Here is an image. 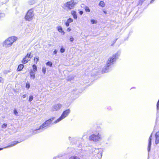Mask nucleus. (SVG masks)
<instances>
[{"mask_svg":"<svg viewBox=\"0 0 159 159\" xmlns=\"http://www.w3.org/2000/svg\"><path fill=\"white\" fill-rule=\"evenodd\" d=\"M155 143L156 144L159 143V132H157L155 134Z\"/></svg>","mask_w":159,"mask_h":159,"instance_id":"nucleus-13","label":"nucleus"},{"mask_svg":"<svg viewBox=\"0 0 159 159\" xmlns=\"http://www.w3.org/2000/svg\"><path fill=\"white\" fill-rule=\"evenodd\" d=\"M23 67H24V65L23 64H20L18 66V67L17 69V71H21L22 69L23 68Z\"/></svg>","mask_w":159,"mask_h":159,"instance_id":"nucleus-17","label":"nucleus"},{"mask_svg":"<svg viewBox=\"0 0 159 159\" xmlns=\"http://www.w3.org/2000/svg\"><path fill=\"white\" fill-rule=\"evenodd\" d=\"M31 54V52L28 53L26 55L23 59L22 61V63L23 64H26L28 61H30L32 57V55Z\"/></svg>","mask_w":159,"mask_h":159,"instance_id":"nucleus-9","label":"nucleus"},{"mask_svg":"<svg viewBox=\"0 0 159 159\" xmlns=\"http://www.w3.org/2000/svg\"><path fill=\"white\" fill-rule=\"evenodd\" d=\"M17 39L15 36L9 37L4 41L3 45L6 47H9Z\"/></svg>","mask_w":159,"mask_h":159,"instance_id":"nucleus-5","label":"nucleus"},{"mask_svg":"<svg viewBox=\"0 0 159 159\" xmlns=\"http://www.w3.org/2000/svg\"><path fill=\"white\" fill-rule=\"evenodd\" d=\"M67 21L70 23L73 22V20L72 19L70 18L67 20Z\"/></svg>","mask_w":159,"mask_h":159,"instance_id":"nucleus-34","label":"nucleus"},{"mask_svg":"<svg viewBox=\"0 0 159 159\" xmlns=\"http://www.w3.org/2000/svg\"><path fill=\"white\" fill-rule=\"evenodd\" d=\"M10 71L9 70H5L3 71V73L5 74H7Z\"/></svg>","mask_w":159,"mask_h":159,"instance_id":"nucleus-30","label":"nucleus"},{"mask_svg":"<svg viewBox=\"0 0 159 159\" xmlns=\"http://www.w3.org/2000/svg\"><path fill=\"white\" fill-rule=\"evenodd\" d=\"M14 113L16 116L18 115V112L16 109H15L14 110Z\"/></svg>","mask_w":159,"mask_h":159,"instance_id":"nucleus-28","label":"nucleus"},{"mask_svg":"<svg viewBox=\"0 0 159 159\" xmlns=\"http://www.w3.org/2000/svg\"><path fill=\"white\" fill-rule=\"evenodd\" d=\"M71 14L73 15V17L74 19H76L77 18V16L76 14V12L75 11H72Z\"/></svg>","mask_w":159,"mask_h":159,"instance_id":"nucleus-18","label":"nucleus"},{"mask_svg":"<svg viewBox=\"0 0 159 159\" xmlns=\"http://www.w3.org/2000/svg\"><path fill=\"white\" fill-rule=\"evenodd\" d=\"M99 5L102 7H104L105 6L104 2L103 1H100L99 4Z\"/></svg>","mask_w":159,"mask_h":159,"instance_id":"nucleus-19","label":"nucleus"},{"mask_svg":"<svg viewBox=\"0 0 159 159\" xmlns=\"http://www.w3.org/2000/svg\"><path fill=\"white\" fill-rule=\"evenodd\" d=\"M30 84L28 83H27L26 84L25 87L27 89H28L30 88Z\"/></svg>","mask_w":159,"mask_h":159,"instance_id":"nucleus-27","label":"nucleus"},{"mask_svg":"<svg viewBox=\"0 0 159 159\" xmlns=\"http://www.w3.org/2000/svg\"><path fill=\"white\" fill-rule=\"evenodd\" d=\"M74 38L72 37H70V41L71 42H73V41H74Z\"/></svg>","mask_w":159,"mask_h":159,"instance_id":"nucleus-37","label":"nucleus"},{"mask_svg":"<svg viewBox=\"0 0 159 159\" xmlns=\"http://www.w3.org/2000/svg\"><path fill=\"white\" fill-rule=\"evenodd\" d=\"M79 13L80 15H82L83 14V11H80L79 12Z\"/></svg>","mask_w":159,"mask_h":159,"instance_id":"nucleus-42","label":"nucleus"},{"mask_svg":"<svg viewBox=\"0 0 159 159\" xmlns=\"http://www.w3.org/2000/svg\"><path fill=\"white\" fill-rule=\"evenodd\" d=\"M18 143H19V142L17 141H14V142H12V143L11 145H10L8 146H6V147H5L4 148H7L12 147L13 146H15L16 144H17Z\"/></svg>","mask_w":159,"mask_h":159,"instance_id":"nucleus-15","label":"nucleus"},{"mask_svg":"<svg viewBox=\"0 0 159 159\" xmlns=\"http://www.w3.org/2000/svg\"><path fill=\"white\" fill-rule=\"evenodd\" d=\"M120 52H118L108 58L106 65L102 69V72L103 73L108 72L110 66L111 65L113 64V62H115L116 59L118 58L120 55Z\"/></svg>","mask_w":159,"mask_h":159,"instance_id":"nucleus-1","label":"nucleus"},{"mask_svg":"<svg viewBox=\"0 0 159 159\" xmlns=\"http://www.w3.org/2000/svg\"><path fill=\"white\" fill-rule=\"evenodd\" d=\"M27 96V94H25L23 95L22 96V97L23 98H25Z\"/></svg>","mask_w":159,"mask_h":159,"instance_id":"nucleus-39","label":"nucleus"},{"mask_svg":"<svg viewBox=\"0 0 159 159\" xmlns=\"http://www.w3.org/2000/svg\"><path fill=\"white\" fill-rule=\"evenodd\" d=\"M65 49L63 48L62 47L60 49V52L61 53H63L65 52Z\"/></svg>","mask_w":159,"mask_h":159,"instance_id":"nucleus-35","label":"nucleus"},{"mask_svg":"<svg viewBox=\"0 0 159 159\" xmlns=\"http://www.w3.org/2000/svg\"><path fill=\"white\" fill-rule=\"evenodd\" d=\"M70 111L69 109L66 110L64 111L60 117L57 120L54 121V123H57L63 119H64L70 113Z\"/></svg>","mask_w":159,"mask_h":159,"instance_id":"nucleus-6","label":"nucleus"},{"mask_svg":"<svg viewBox=\"0 0 159 159\" xmlns=\"http://www.w3.org/2000/svg\"><path fill=\"white\" fill-rule=\"evenodd\" d=\"M155 0H152L150 2V3H152Z\"/></svg>","mask_w":159,"mask_h":159,"instance_id":"nucleus-43","label":"nucleus"},{"mask_svg":"<svg viewBox=\"0 0 159 159\" xmlns=\"http://www.w3.org/2000/svg\"><path fill=\"white\" fill-rule=\"evenodd\" d=\"M69 159H80L79 157L77 156H72L70 157Z\"/></svg>","mask_w":159,"mask_h":159,"instance_id":"nucleus-20","label":"nucleus"},{"mask_svg":"<svg viewBox=\"0 0 159 159\" xmlns=\"http://www.w3.org/2000/svg\"><path fill=\"white\" fill-rule=\"evenodd\" d=\"M70 30H71V29L70 28H67V31L68 32H69V31H70Z\"/></svg>","mask_w":159,"mask_h":159,"instance_id":"nucleus-41","label":"nucleus"},{"mask_svg":"<svg viewBox=\"0 0 159 159\" xmlns=\"http://www.w3.org/2000/svg\"><path fill=\"white\" fill-rule=\"evenodd\" d=\"M33 71H34V72H35V71H37V67L36 66V65H34L33 66Z\"/></svg>","mask_w":159,"mask_h":159,"instance_id":"nucleus-22","label":"nucleus"},{"mask_svg":"<svg viewBox=\"0 0 159 159\" xmlns=\"http://www.w3.org/2000/svg\"><path fill=\"white\" fill-rule=\"evenodd\" d=\"M58 31L61 34L64 35L65 34V32L62 29L61 26H59L57 27Z\"/></svg>","mask_w":159,"mask_h":159,"instance_id":"nucleus-16","label":"nucleus"},{"mask_svg":"<svg viewBox=\"0 0 159 159\" xmlns=\"http://www.w3.org/2000/svg\"><path fill=\"white\" fill-rule=\"evenodd\" d=\"M90 21H91V23L92 24H96V23H97V21L95 20H93V19L91 20Z\"/></svg>","mask_w":159,"mask_h":159,"instance_id":"nucleus-26","label":"nucleus"},{"mask_svg":"<svg viewBox=\"0 0 159 159\" xmlns=\"http://www.w3.org/2000/svg\"><path fill=\"white\" fill-rule=\"evenodd\" d=\"M46 64L47 66H49L50 67H52V63L51 61H48L46 63Z\"/></svg>","mask_w":159,"mask_h":159,"instance_id":"nucleus-21","label":"nucleus"},{"mask_svg":"<svg viewBox=\"0 0 159 159\" xmlns=\"http://www.w3.org/2000/svg\"><path fill=\"white\" fill-rule=\"evenodd\" d=\"M39 60V57H37L36 58H35L34 59V62L36 63H37V62Z\"/></svg>","mask_w":159,"mask_h":159,"instance_id":"nucleus-31","label":"nucleus"},{"mask_svg":"<svg viewBox=\"0 0 159 159\" xmlns=\"http://www.w3.org/2000/svg\"><path fill=\"white\" fill-rule=\"evenodd\" d=\"M143 2V1L142 0H139V3H140V2Z\"/></svg>","mask_w":159,"mask_h":159,"instance_id":"nucleus-45","label":"nucleus"},{"mask_svg":"<svg viewBox=\"0 0 159 159\" xmlns=\"http://www.w3.org/2000/svg\"><path fill=\"white\" fill-rule=\"evenodd\" d=\"M76 4L74 0H72L70 1L67 2L65 3L64 6L70 10L73 9L75 5Z\"/></svg>","mask_w":159,"mask_h":159,"instance_id":"nucleus-8","label":"nucleus"},{"mask_svg":"<svg viewBox=\"0 0 159 159\" xmlns=\"http://www.w3.org/2000/svg\"><path fill=\"white\" fill-rule=\"evenodd\" d=\"M68 138L70 142L72 144H76L77 143V140L78 139H79L76 137H71L70 136L68 137Z\"/></svg>","mask_w":159,"mask_h":159,"instance_id":"nucleus-11","label":"nucleus"},{"mask_svg":"<svg viewBox=\"0 0 159 159\" xmlns=\"http://www.w3.org/2000/svg\"><path fill=\"white\" fill-rule=\"evenodd\" d=\"M152 134H151L149 139V142L148 144V152L150 151L151 149V140H152Z\"/></svg>","mask_w":159,"mask_h":159,"instance_id":"nucleus-12","label":"nucleus"},{"mask_svg":"<svg viewBox=\"0 0 159 159\" xmlns=\"http://www.w3.org/2000/svg\"><path fill=\"white\" fill-rule=\"evenodd\" d=\"M4 15L3 14H2V13L0 14V16H3Z\"/></svg>","mask_w":159,"mask_h":159,"instance_id":"nucleus-44","label":"nucleus"},{"mask_svg":"<svg viewBox=\"0 0 159 159\" xmlns=\"http://www.w3.org/2000/svg\"><path fill=\"white\" fill-rule=\"evenodd\" d=\"M7 124L6 123H4L2 125V128H5L7 127Z\"/></svg>","mask_w":159,"mask_h":159,"instance_id":"nucleus-29","label":"nucleus"},{"mask_svg":"<svg viewBox=\"0 0 159 159\" xmlns=\"http://www.w3.org/2000/svg\"><path fill=\"white\" fill-rule=\"evenodd\" d=\"M54 117H52L50 119L46 120L41 125L39 128L37 129L34 130L33 132V134H36L37 133L43 131L45 129L50 126V125L55 124L54 121L53 122V121L55 119Z\"/></svg>","mask_w":159,"mask_h":159,"instance_id":"nucleus-2","label":"nucleus"},{"mask_svg":"<svg viewBox=\"0 0 159 159\" xmlns=\"http://www.w3.org/2000/svg\"><path fill=\"white\" fill-rule=\"evenodd\" d=\"M62 107L61 104L58 103L52 106V110L53 111H56L59 110Z\"/></svg>","mask_w":159,"mask_h":159,"instance_id":"nucleus-10","label":"nucleus"},{"mask_svg":"<svg viewBox=\"0 0 159 159\" xmlns=\"http://www.w3.org/2000/svg\"><path fill=\"white\" fill-rule=\"evenodd\" d=\"M69 23L68 22V21H67L66 22L65 24L66 26H68L69 25Z\"/></svg>","mask_w":159,"mask_h":159,"instance_id":"nucleus-38","label":"nucleus"},{"mask_svg":"<svg viewBox=\"0 0 159 159\" xmlns=\"http://www.w3.org/2000/svg\"><path fill=\"white\" fill-rule=\"evenodd\" d=\"M102 139L101 134L99 133H97L90 135L89 137V140L94 142H98L100 141Z\"/></svg>","mask_w":159,"mask_h":159,"instance_id":"nucleus-4","label":"nucleus"},{"mask_svg":"<svg viewBox=\"0 0 159 159\" xmlns=\"http://www.w3.org/2000/svg\"><path fill=\"white\" fill-rule=\"evenodd\" d=\"M34 16L33 10L31 9L27 12L25 16V19L27 20L30 21L33 19Z\"/></svg>","mask_w":159,"mask_h":159,"instance_id":"nucleus-7","label":"nucleus"},{"mask_svg":"<svg viewBox=\"0 0 159 159\" xmlns=\"http://www.w3.org/2000/svg\"><path fill=\"white\" fill-rule=\"evenodd\" d=\"M42 72L44 74H45L46 72V68L45 67H43L42 68Z\"/></svg>","mask_w":159,"mask_h":159,"instance_id":"nucleus-23","label":"nucleus"},{"mask_svg":"<svg viewBox=\"0 0 159 159\" xmlns=\"http://www.w3.org/2000/svg\"><path fill=\"white\" fill-rule=\"evenodd\" d=\"M30 78L31 79L34 80L35 78V74L32 70H31L30 73Z\"/></svg>","mask_w":159,"mask_h":159,"instance_id":"nucleus-14","label":"nucleus"},{"mask_svg":"<svg viewBox=\"0 0 159 159\" xmlns=\"http://www.w3.org/2000/svg\"><path fill=\"white\" fill-rule=\"evenodd\" d=\"M62 156V155H59L57 156H55L52 159H56L57 158L61 157Z\"/></svg>","mask_w":159,"mask_h":159,"instance_id":"nucleus-36","label":"nucleus"},{"mask_svg":"<svg viewBox=\"0 0 159 159\" xmlns=\"http://www.w3.org/2000/svg\"><path fill=\"white\" fill-rule=\"evenodd\" d=\"M3 149V148H0V151L2 150Z\"/></svg>","mask_w":159,"mask_h":159,"instance_id":"nucleus-46","label":"nucleus"},{"mask_svg":"<svg viewBox=\"0 0 159 159\" xmlns=\"http://www.w3.org/2000/svg\"><path fill=\"white\" fill-rule=\"evenodd\" d=\"M33 99V97L32 95H30L29 96V101L30 102H31Z\"/></svg>","mask_w":159,"mask_h":159,"instance_id":"nucleus-25","label":"nucleus"},{"mask_svg":"<svg viewBox=\"0 0 159 159\" xmlns=\"http://www.w3.org/2000/svg\"><path fill=\"white\" fill-rule=\"evenodd\" d=\"M73 78V77L69 76L68 77L67 80L68 81H70V80H72Z\"/></svg>","mask_w":159,"mask_h":159,"instance_id":"nucleus-32","label":"nucleus"},{"mask_svg":"<svg viewBox=\"0 0 159 159\" xmlns=\"http://www.w3.org/2000/svg\"><path fill=\"white\" fill-rule=\"evenodd\" d=\"M85 11L87 12H89L90 11V10L89 7L86 6L85 7Z\"/></svg>","mask_w":159,"mask_h":159,"instance_id":"nucleus-24","label":"nucleus"},{"mask_svg":"<svg viewBox=\"0 0 159 159\" xmlns=\"http://www.w3.org/2000/svg\"><path fill=\"white\" fill-rule=\"evenodd\" d=\"M104 13H106V12H105V11H104Z\"/></svg>","mask_w":159,"mask_h":159,"instance_id":"nucleus-47","label":"nucleus"},{"mask_svg":"<svg viewBox=\"0 0 159 159\" xmlns=\"http://www.w3.org/2000/svg\"><path fill=\"white\" fill-rule=\"evenodd\" d=\"M4 80L2 77L0 76V83H3L4 82Z\"/></svg>","mask_w":159,"mask_h":159,"instance_id":"nucleus-33","label":"nucleus"},{"mask_svg":"<svg viewBox=\"0 0 159 159\" xmlns=\"http://www.w3.org/2000/svg\"><path fill=\"white\" fill-rule=\"evenodd\" d=\"M103 150L101 148H93L92 149L91 155L92 159H100L102 156Z\"/></svg>","mask_w":159,"mask_h":159,"instance_id":"nucleus-3","label":"nucleus"},{"mask_svg":"<svg viewBox=\"0 0 159 159\" xmlns=\"http://www.w3.org/2000/svg\"><path fill=\"white\" fill-rule=\"evenodd\" d=\"M57 50H55L54 51V52H53V54H56L57 53Z\"/></svg>","mask_w":159,"mask_h":159,"instance_id":"nucleus-40","label":"nucleus"}]
</instances>
